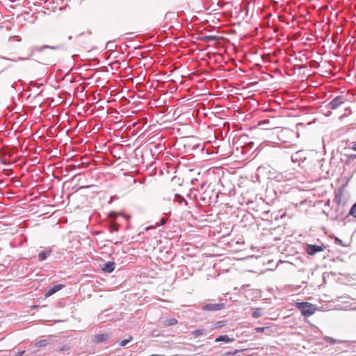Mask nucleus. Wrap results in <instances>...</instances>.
<instances>
[{
    "instance_id": "nucleus-26",
    "label": "nucleus",
    "mask_w": 356,
    "mask_h": 356,
    "mask_svg": "<svg viewBox=\"0 0 356 356\" xmlns=\"http://www.w3.org/2000/svg\"><path fill=\"white\" fill-rule=\"evenodd\" d=\"M24 351H22V352H18L17 354H16V356H22L23 354H24Z\"/></svg>"
},
{
    "instance_id": "nucleus-24",
    "label": "nucleus",
    "mask_w": 356,
    "mask_h": 356,
    "mask_svg": "<svg viewBox=\"0 0 356 356\" xmlns=\"http://www.w3.org/2000/svg\"><path fill=\"white\" fill-rule=\"evenodd\" d=\"M44 48H49V49H56V47L44 46V47H42L40 48V49L41 50V49H42Z\"/></svg>"
},
{
    "instance_id": "nucleus-2",
    "label": "nucleus",
    "mask_w": 356,
    "mask_h": 356,
    "mask_svg": "<svg viewBox=\"0 0 356 356\" xmlns=\"http://www.w3.org/2000/svg\"><path fill=\"white\" fill-rule=\"evenodd\" d=\"M299 136L298 132L289 128L282 129L278 136L279 139L284 143H291L295 138Z\"/></svg>"
},
{
    "instance_id": "nucleus-14",
    "label": "nucleus",
    "mask_w": 356,
    "mask_h": 356,
    "mask_svg": "<svg viewBox=\"0 0 356 356\" xmlns=\"http://www.w3.org/2000/svg\"><path fill=\"white\" fill-rule=\"evenodd\" d=\"M204 334H205V330L203 329L195 330L193 332H192L193 336L195 338H197L201 335H203Z\"/></svg>"
},
{
    "instance_id": "nucleus-16",
    "label": "nucleus",
    "mask_w": 356,
    "mask_h": 356,
    "mask_svg": "<svg viewBox=\"0 0 356 356\" xmlns=\"http://www.w3.org/2000/svg\"><path fill=\"white\" fill-rule=\"evenodd\" d=\"M177 323V320L175 318L168 319L164 322L165 326L175 325Z\"/></svg>"
},
{
    "instance_id": "nucleus-8",
    "label": "nucleus",
    "mask_w": 356,
    "mask_h": 356,
    "mask_svg": "<svg viewBox=\"0 0 356 356\" xmlns=\"http://www.w3.org/2000/svg\"><path fill=\"white\" fill-rule=\"evenodd\" d=\"M109 337L110 335L107 333L99 334L95 336L94 341L95 343H102L108 340Z\"/></svg>"
},
{
    "instance_id": "nucleus-6",
    "label": "nucleus",
    "mask_w": 356,
    "mask_h": 356,
    "mask_svg": "<svg viewBox=\"0 0 356 356\" xmlns=\"http://www.w3.org/2000/svg\"><path fill=\"white\" fill-rule=\"evenodd\" d=\"M323 250V248L320 245H307L306 248V252L310 255H314L317 252H322Z\"/></svg>"
},
{
    "instance_id": "nucleus-27",
    "label": "nucleus",
    "mask_w": 356,
    "mask_h": 356,
    "mask_svg": "<svg viewBox=\"0 0 356 356\" xmlns=\"http://www.w3.org/2000/svg\"><path fill=\"white\" fill-rule=\"evenodd\" d=\"M349 158H351V159H355L356 158V154H352L349 156Z\"/></svg>"
},
{
    "instance_id": "nucleus-10",
    "label": "nucleus",
    "mask_w": 356,
    "mask_h": 356,
    "mask_svg": "<svg viewBox=\"0 0 356 356\" xmlns=\"http://www.w3.org/2000/svg\"><path fill=\"white\" fill-rule=\"evenodd\" d=\"M343 197V193L342 190H339L338 191L335 192V196H334V202L337 205H340L342 203V200Z\"/></svg>"
},
{
    "instance_id": "nucleus-13",
    "label": "nucleus",
    "mask_w": 356,
    "mask_h": 356,
    "mask_svg": "<svg viewBox=\"0 0 356 356\" xmlns=\"http://www.w3.org/2000/svg\"><path fill=\"white\" fill-rule=\"evenodd\" d=\"M200 39L203 42H209V41H212V40L216 41L218 40V37L216 35H205V36L201 37Z\"/></svg>"
},
{
    "instance_id": "nucleus-23",
    "label": "nucleus",
    "mask_w": 356,
    "mask_h": 356,
    "mask_svg": "<svg viewBox=\"0 0 356 356\" xmlns=\"http://www.w3.org/2000/svg\"><path fill=\"white\" fill-rule=\"evenodd\" d=\"M350 149L354 151H356V141L352 143V147H350Z\"/></svg>"
},
{
    "instance_id": "nucleus-22",
    "label": "nucleus",
    "mask_w": 356,
    "mask_h": 356,
    "mask_svg": "<svg viewBox=\"0 0 356 356\" xmlns=\"http://www.w3.org/2000/svg\"><path fill=\"white\" fill-rule=\"evenodd\" d=\"M70 348L67 345H63L62 347H60L59 348V351L61 352V351H65V350H69Z\"/></svg>"
},
{
    "instance_id": "nucleus-17",
    "label": "nucleus",
    "mask_w": 356,
    "mask_h": 356,
    "mask_svg": "<svg viewBox=\"0 0 356 356\" xmlns=\"http://www.w3.org/2000/svg\"><path fill=\"white\" fill-rule=\"evenodd\" d=\"M348 215L356 218V202L350 208Z\"/></svg>"
},
{
    "instance_id": "nucleus-3",
    "label": "nucleus",
    "mask_w": 356,
    "mask_h": 356,
    "mask_svg": "<svg viewBox=\"0 0 356 356\" xmlns=\"http://www.w3.org/2000/svg\"><path fill=\"white\" fill-rule=\"evenodd\" d=\"M307 159V152L305 150H299L295 152L291 156V161L293 163H298L300 165L301 163H304Z\"/></svg>"
},
{
    "instance_id": "nucleus-7",
    "label": "nucleus",
    "mask_w": 356,
    "mask_h": 356,
    "mask_svg": "<svg viewBox=\"0 0 356 356\" xmlns=\"http://www.w3.org/2000/svg\"><path fill=\"white\" fill-rule=\"evenodd\" d=\"M65 286L63 284H57L54 286H51L49 287L48 291L46 292L44 297L49 298V296L54 294L56 292L58 291L59 290L62 289Z\"/></svg>"
},
{
    "instance_id": "nucleus-9",
    "label": "nucleus",
    "mask_w": 356,
    "mask_h": 356,
    "mask_svg": "<svg viewBox=\"0 0 356 356\" xmlns=\"http://www.w3.org/2000/svg\"><path fill=\"white\" fill-rule=\"evenodd\" d=\"M115 268V262L108 261L107 263H106L104 264V267H102V270L106 273H111L114 270Z\"/></svg>"
},
{
    "instance_id": "nucleus-4",
    "label": "nucleus",
    "mask_w": 356,
    "mask_h": 356,
    "mask_svg": "<svg viewBox=\"0 0 356 356\" xmlns=\"http://www.w3.org/2000/svg\"><path fill=\"white\" fill-rule=\"evenodd\" d=\"M347 102V99L344 96H337L334 99L332 100L330 103V108L331 109H337L342 104H345Z\"/></svg>"
},
{
    "instance_id": "nucleus-19",
    "label": "nucleus",
    "mask_w": 356,
    "mask_h": 356,
    "mask_svg": "<svg viewBox=\"0 0 356 356\" xmlns=\"http://www.w3.org/2000/svg\"><path fill=\"white\" fill-rule=\"evenodd\" d=\"M252 316L255 318H259L261 316V312L260 311V309H257L252 313Z\"/></svg>"
},
{
    "instance_id": "nucleus-25",
    "label": "nucleus",
    "mask_w": 356,
    "mask_h": 356,
    "mask_svg": "<svg viewBox=\"0 0 356 356\" xmlns=\"http://www.w3.org/2000/svg\"><path fill=\"white\" fill-rule=\"evenodd\" d=\"M237 353V350H236L233 353H231V352H228V353H226L225 355H234L236 353Z\"/></svg>"
},
{
    "instance_id": "nucleus-11",
    "label": "nucleus",
    "mask_w": 356,
    "mask_h": 356,
    "mask_svg": "<svg viewBox=\"0 0 356 356\" xmlns=\"http://www.w3.org/2000/svg\"><path fill=\"white\" fill-rule=\"evenodd\" d=\"M234 341V338H229L227 335L225 334V335H221V336H219L218 337H217L216 339H215V341L216 342H220V341H224V342H226V343H228V342H232Z\"/></svg>"
},
{
    "instance_id": "nucleus-1",
    "label": "nucleus",
    "mask_w": 356,
    "mask_h": 356,
    "mask_svg": "<svg viewBox=\"0 0 356 356\" xmlns=\"http://www.w3.org/2000/svg\"><path fill=\"white\" fill-rule=\"evenodd\" d=\"M295 306L300 311L302 315L305 316H312L318 310V307L316 305L309 302H296Z\"/></svg>"
},
{
    "instance_id": "nucleus-15",
    "label": "nucleus",
    "mask_w": 356,
    "mask_h": 356,
    "mask_svg": "<svg viewBox=\"0 0 356 356\" xmlns=\"http://www.w3.org/2000/svg\"><path fill=\"white\" fill-rule=\"evenodd\" d=\"M48 343L49 342L47 340L42 339V340H40V341H38V342H36L35 344V346L38 347V348L45 347L48 344Z\"/></svg>"
},
{
    "instance_id": "nucleus-18",
    "label": "nucleus",
    "mask_w": 356,
    "mask_h": 356,
    "mask_svg": "<svg viewBox=\"0 0 356 356\" xmlns=\"http://www.w3.org/2000/svg\"><path fill=\"white\" fill-rule=\"evenodd\" d=\"M133 339V337L131 335H129V338L127 339H124L122 340L120 343V345L122 347L127 346V344L131 341V340Z\"/></svg>"
},
{
    "instance_id": "nucleus-5",
    "label": "nucleus",
    "mask_w": 356,
    "mask_h": 356,
    "mask_svg": "<svg viewBox=\"0 0 356 356\" xmlns=\"http://www.w3.org/2000/svg\"><path fill=\"white\" fill-rule=\"evenodd\" d=\"M225 304H207L202 307L204 311H218L224 309Z\"/></svg>"
},
{
    "instance_id": "nucleus-12",
    "label": "nucleus",
    "mask_w": 356,
    "mask_h": 356,
    "mask_svg": "<svg viewBox=\"0 0 356 356\" xmlns=\"http://www.w3.org/2000/svg\"><path fill=\"white\" fill-rule=\"evenodd\" d=\"M51 251L49 250L48 251H42L38 254V259L40 261H44L47 256L51 254Z\"/></svg>"
},
{
    "instance_id": "nucleus-21",
    "label": "nucleus",
    "mask_w": 356,
    "mask_h": 356,
    "mask_svg": "<svg viewBox=\"0 0 356 356\" xmlns=\"http://www.w3.org/2000/svg\"><path fill=\"white\" fill-rule=\"evenodd\" d=\"M267 329V327H256L254 329V330L257 332H264V330Z\"/></svg>"
},
{
    "instance_id": "nucleus-20",
    "label": "nucleus",
    "mask_w": 356,
    "mask_h": 356,
    "mask_svg": "<svg viewBox=\"0 0 356 356\" xmlns=\"http://www.w3.org/2000/svg\"><path fill=\"white\" fill-rule=\"evenodd\" d=\"M225 325V321H218V322H216V324H215L216 327H222V326H224Z\"/></svg>"
}]
</instances>
